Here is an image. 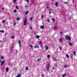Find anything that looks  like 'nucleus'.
Wrapping results in <instances>:
<instances>
[{
  "label": "nucleus",
  "mask_w": 77,
  "mask_h": 77,
  "mask_svg": "<svg viewBox=\"0 0 77 77\" xmlns=\"http://www.w3.org/2000/svg\"><path fill=\"white\" fill-rule=\"evenodd\" d=\"M66 40H69V41H71V37L68 35H66Z\"/></svg>",
  "instance_id": "f257e3e1"
},
{
  "label": "nucleus",
  "mask_w": 77,
  "mask_h": 77,
  "mask_svg": "<svg viewBox=\"0 0 77 77\" xmlns=\"http://www.w3.org/2000/svg\"><path fill=\"white\" fill-rule=\"evenodd\" d=\"M23 25L24 26H26L27 22V19H25V20L23 21Z\"/></svg>",
  "instance_id": "f03ea898"
},
{
  "label": "nucleus",
  "mask_w": 77,
  "mask_h": 77,
  "mask_svg": "<svg viewBox=\"0 0 77 77\" xmlns=\"http://www.w3.org/2000/svg\"><path fill=\"white\" fill-rule=\"evenodd\" d=\"M18 42L19 45V47L20 48H21V41L20 40H19Z\"/></svg>",
  "instance_id": "7ed1b4c3"
},
{
  "label": "nucleus",
  "mask_w": 77,
  "mask_h": 77,
  "mask_svg": "<svg viewBox=\"0 0 77 77\" xmlns=\"http://www.w3.org/2000/svg\"><path fill=\"white\" fill-rule=\"evenodd\" d=\"M5 63V61H2L1 63V64L0 65H1V66H2V65H3V64H4V63Z\"/></svg>",
  "instance_id": "20e7f679"
},
{
  "label": "nucleus",
  "mask_w": 77,
  "mask_h": 77,
  "mask_svg": "<svg viewBox=\"0 0 77 77\" xmlns=\"http://www.w3.org/2000/svg\"><path fill=\"white\" fill-rule=\"evenodd\" d=\"M48 49V45H46L45 47V50H47Z\"/></svg>",
  "instance_id": "39448f33"
},
{
  "label": "nucleus",
  "mask_w": 77,
  "mask_h": 77,
  "mask_svg": "<svg viewBox=\"0 0 77 77\" xmlns=\"http://www.w3.org/2000/svg\"><path fill=\"white\" fill-rule=\"evenodd\" d=\"M69 20H71L72 18V16H70L69 17Z\"/></svg>",
  "instance_id": "423d86ee"
},
{
  "label": "nucleus",
  "mask_w": 77,
  "mask_h": 77,
  "mask_svg": "<svg viewBox=\"0 0 77 77\" xmlns=\"http://www.w3.org/2000/svg\"><path fill=\"white\" fill-rule=\"evenodd\" d=\"M19 20H20V18L19 17H17L16 18L17 21H19Z\"/></svg>",
  "instance_id": "0eeeda50"
},
{
  "label": "nucleus",
  "mask_w": 77,
  "mask_h": 77,
  "mask_svg": "<svg viewBox=\"0 0 77 77\" xmlns=\"http://www.w3.org/2000/svg\"><path fill=\"white\" fill-rule=\"evenodd\" d=\"M58 2H56L55 3V6H56L57 7L58 6Z\"/></svg>",
  "instance_id": "6e6552de"
},
{
  "label": "nucleus",
  "mask_w": 77,
  "mask_h": 77,
  "mask_svg": "<svg viewBox=\"0 0 77 77\" xmlns=\"http://www.w3.org/2000/svg\"><path fill=\"white\" fill-rule=\"evenodd\" d=\"M25 15H27V14H28V13H29V11H27L25 12Z\"/></svg>",
  "instance_id": "1a4fd4ad"
},
{
  "label": "nucleus",
  "mask_w": 77,
  "mask_h": 77,
  "mask_svg": "<svg viewBox=\"0 0 77 77\" xmlns=\"http://www.w3.org/2000/svg\"><path fill=\"white\" fill-rule=\"evenodd\" d=\"M40 28H41V29H44V26H40Z\"/></svg>",
  "instance_id": "9d476101"
},
{
  "label": "nucleus",
  "mask_w": 77,
  "mask_h": 77,
  "mask_svg": "<svg viewBox=\"0 0 77 77\" xmlns=\"http://www.w3.org/2000/svg\"><path fill=\"white\" fill-rule=\"evenodd\" d=\"M21 77V75L20 74H18L15 77Z\"/></svg>",
  "instance_id": "9b49d317"
},
{
  "label": "nucleus",
  "mask_w": 77,
  "mask_h": 77,
  "mask_svg": "<svg viewBox=\"0 0 77 77\" xmlns=\"http://www.w3.org/2000/svg\"><path fill=\"white\" fill-rule=\"evenodd\" d=\"M6 71L7 72H8V71H9V68L7 67L6 68Z\"/></svg>",
  "instance_id": "f8f14e48"
},
{
  "label": "nucleus",
  "mask_w": 77,
  "mask_h": 77,
  "mask_svg": "<svg viewBox=\"0 0 77 77\" xmlns=\"http://www.w3.org/2000/svg\"><path fill=\"white\" fill-rule=\"evenodd\" d=\"M49 67H50V66L48 65L47 67V69H48V71H49V69H50V68H49Z\"/></svg>",
  "instance_id": "ddd939ff"
},
{
  "label": "nucleus",
  "mask_w": 77,
  "mask_h": 77,
  "mask_svg": "<svg viewBox=\"0 0 77 77\" xmlns=\"http://www.w3.org/2000/svg\"><path fill=\"white\" fill-rule=\"evenodd\" d=\"M13 1V3H15L17 2V1L16 0H12Z\"/></svg>",
  "instance_id": "4468645a"
},
{
  "label": "nucleus",
  "mask_w": 77,
  "mask_h": 77,
  "mask_svg": "<svg viewBox=\"0 0 77 77\" xmlns=\"http://www.w3.org/2000/svg\"><path fill=\"white\" fill-rule=\"evenodd\" d=\"M39 37H40V36L38 35H37L36 36V38H39Z\"/></svg>",
  "instance_id": "2eb2a0df"
},
{
  "label": "nucleus",
  "mask_w": 77,
  "mask_h": 77,
  "mask_svg": "<svg viewBox=\"0 0 77 77\" xmlns=\"http://www.w3.org/2000/svg\"><path fill=\"white\" fill-rule=\"evenodd\" d=\"M0 32H1L2 33H4L5 32V31L4 30H0Z\"/></svg>",
  "instance_id": "dca6fc26"
},
{
  "label": "nucleus",
  "mask_w": 77,
  "mask_h": 77,
  "mask_svg": "<svg viewBox=\"0 0 77 77\" xmlns=\"http://www.w3.org/2000/svg\"><path fill=\"white\" fill-rule=\"evenodd\" d=\"M32 20H33V17H31L29 19V21H32Z\"/></svg>",
  "instance_id": "f3484780"
},
{
  "label": "nucleus",
  "mask_w": 77,
  "mask_h": 77,
  "mask_svg": "<svg viewBox=\"0 0 77 77\" xmlns=\"http://www.w3.org/2000/svg\"><path fill=\"white\" fill-rule=\"evenodd\" d=\"M66 57L67 58H69V55L67 54H66Z\"/></svg>",
  "instance_id": "a211bd4d"
},
{
  "label": "nucleus",
  "mask_w": 77,
  "mask_h": 77,
  "mask_svg": "<svg viewBox=\"0 0 77 77\" xmlns=\"http://www.w3.org/2000/svg\"><path fill=\"white\" fill-rule=\"evenodd\" d=\"M34 48H39V46H38L36 45V46H35Z\"/></svg>",
  "instance_id": "6ab92c4d"
},
{
  "label": "nucleus",
  "mask_w": 77,
  "mask_h": 77,
  "mask_svg": "<svg viewBox=\"0 0 77 77\" xmlns=\"http://www.w3.org/2000/svg\"><path fill=\"white\" fill-rule=\"evenodd\" d=\"M50 57V55H47V58L48 59H49Z\"/></svg>",
  "instance_id": "aec40b11"
},
{
  "label": "nucleus",
  "mask_w": 77,
  "mask_h": 77,
  "mask_svg": "<svg viewBox=\"0 0 77 77\" xmlns=\"http://www.w3.org/2000/svg\"><path fill=\"white\" fill-rule=\"evenodd\" d=\"M69 45L70 46H72V45L70 42H69Z\"/></svg>",
  "instance_id": "412c9836"
},
{
  "label": "nucleus",
  "mask_w": 77,
  "mask_h": 77,
  "mask_svg": "<svg viewBox=\"0 0 77 77\" xmlns=\"http://www.w3.org/2000/svg\"><path fill=\"white\" fill-rule=\"evenodd\" d=\"M3 56H1V59L3 60V59H4Z\"/></svg>",
  "instance_id": "4be33fe9"
},
{
  "label": "nucleus",
  "mask_w": 77,
  "mask_h": 77,
  "mask_svg": "<svg viewBox=\"0 0 77 77\" xmlns=\"http://www.w3.org/2000/svg\"><path fill=\"white\" fill-rule=\"evenodd\" d=\"M52 20L53 22H55V20H54V18H52Z\"/></svg>",
  "instance_id": "5701e85b"
},
{
  "label": "nucleus",
  "mask_w": 77,
  "mask_h": 77,
  "mask_svg": "<svg viewBox=\"0 0 77 77\" xmlns=\"http://www.w3.org/2000/svg\"><path fill=\"white\" fill-rule=\"evenodd\" d=\"M53 59H54V60H55L56 61L57 60V59H56V58H54V57H53Z\"/></svg>",
  "instance_id": "b1692460"
},
{
  "label": "nucleus",
  "mask_w": 77,
  "mask_h": 77,
  "mask_svg": "<svg viewBox=\"0 0 77 77\" xmlns=\"http://www.w3.org/2000/svg\"><path fill=\"white\" fill-rule=\"evenodd\" d=\"M53 28L54 30H56V27L54 26Z\"/></svg>",
  "instance_id": "393cba45"
},
{
  "label": "nucleus",
  "mask_w": 77,
  "mask_h": 77,
  "mask_svg": "<svg viewBox=\"0 0 77 77\" xmlns=\"http://www.w3.org/2000/svg\"><path fill=\"white\" fill-rule=\"evenodd\" d=\"M66 75V74H63L62 75V77H65V76Z\"/></svg>",
  "instance_id": "a878e982"
},
{
  "label": "nucleus",
  "mask_w": 77,
  "mask_h": 77,
  "mask_svg": "<svg viewBox=\"0 0 77 77\" xmlns=\"http://www.w3.org/2000/svg\"><path fill=\"white\" fill-rule=\"evenodd\" d=\"M51 11H49V14H51Z\"/></svg>",
  "instance_id": "bb28decb"
},
{
  "label": "nucleus",
  "mask_w": 77,
  "mask_h": 77,
  "mask_svg": "<svg viewBox=\"0 0 77 77\" xmlns=\"http://www.w3.org/2000/svg\"><path fill=\"white\" fill-rule=\"evenodd\" d=\"M16 9H18V6H16Z\"/></svg>",
  "instance_id": "cd10ccee"
},
{
  "label": "nucleus",
  "mask_w": 77,
  "mask_h": 77,
  "mask_svg": "<svg viewBox=\"0 0 77 77\" xmlns=\"http://www.w3.org/2000/svg\"><path fill=\"white\" fill-rule=\"evenodd\" d=\"M26 71H27L28 70V67H26Z\"/></svg>",
  "instance_id": "c85d7f7f"
},
{
  "label": "nucleus",
  "mask_w": 77,
  "mask_h": 77,
  "mask_svg": "<svg viewBox=\"0 0 77 77\" xmlns=\"http://www.w3.org/2000/svg\"><path fill=\"white\" fill-rule=\"evenodd\" d=\"M73 54L75 56V52H73Z\"/></svg>",
  "instance_id": "c756f323"
},
{
  "label": "nucleus",
  "mask_w": 77,
  "mask_h": 77,
  "mask_svg": "<svg viewBox=\"0 0 77 77\" xmlns=\"http://www.w3.org/2000/svg\"><path fill=\"white\" fill-rule=\"evenodd\" d=\"M41 60V59H38L37 60V62H38L39 61V60Z\"/></svg>",
  "instance_id": "7c9ffc66"
},
{
  "label": "nucleus",
  "mask_w": 77,
  "mask_h": 77,
  "mask_svg": "<svg viewBox=\"0 0 77 77\" xmlns=\"http://www.w3.org/2000/svg\"><path fill=\"white\" fill-rule=\"evenodd\" d=\"M67 67V65H64V68H66Z\"/></svg>",
  "instance_id": "2f4dec72"
},
{
  "label": "nucleus",
  "mask_w": 77,
  "mask_h": 77,
  "mask_svg": "<svg viewBox=\"0 0 77 77\" xmlns=\"http://www.w3.org/2000/svg\"><path fill=\"white\" fill-rule=\"evenodd\" d=\"M26 2L27 3H29V0H26Z\"/></svg>",
  "instance_id": "473e14b6"
},
{
  "label": "nucleus",
  "mask_w": 77,
  "mask_h": 77,
  "mask_svg": "<svg viewBox=\"0 0 77 77\" xmlns=\"http://www.w3.org/2000/svg\"><path fill=\"white\" fill-rule=\"evenodd\" d=\"M64 4H65L66 5H67V4H68V3H67V2H64Z\"/></svg>",
  "instance_id": "72a5a7b5"
},
{
  "label": "nucleus",
  "mask_w": 77,
  "mask_h": 77,
  "mask_svg": "<svg viewBox=\"0 0 77 77\" xmlns=\"http://www.w3.org/2000/svg\"><path fill=\"white\" fill-rule=\"evenodd\" d=\"M14 12H17V10H14Z\"/></svg>",
  "instance_id": "f704fd0d"
},
{
  "label": "nucleus",
  "mask_w": 77,
  "mask_h": 77,
  "mask_svg": "<svg viewBox=\"0 0 77 77\" xmlns=\"http://www.w3.org/2000/svg\"><path fill=\"white\" fill-rule=\"evenodd\" d=\"M48 22H50V20H49V19H48Z\"/></svg>",
  "instance_id": "c9c22d12"
},
{
  "label": "nucleus",
  "mask_w": 77,
  "mask_h": 77,
  "mask_svg": "<svg viewBox=\"0 0 77 77\" xmlns=\"http://www.w3.org/2000/svg\"><path fill=\"white\" fill-rule=\"evenodd\" d=\"M62 38H60V42H61V41H62Z\"/></svg>",
  "instance_id": "e433bc0d"
},
{
  "label": "nucleus",
  "mask_w": 77,
  "mask_h": 77,
  "mask_svg": "<svg viewBox=\"0 0 77 77\" xmlns=\"http://www.w3.org/2000/svg\"><path fill=\"white\" fill-rule=\"evenodd\" d=\"M59 49H60V50H61V51L62 50V48H61V47H59Z\"/></svg>",
  "instance_id": "4c0bfd02"
},
{
  "label": "nucleus",
  "mask_w": 77,
  "mask_h": 77,
  "mask_svg": "<svg viewBox=\"0 0 77 77\" xmlns=\"http://www.w3.org/2000/svg\"><path fill=\"white\" fill-rule=\"evenodd\" d=\"M41 75L42 77H44V75L43 74H42Z\"/></svg>",
  "instance_id": "58836bf2"
},
{
  "label": "nucleus",
  "mask_w": 77,
  "mask_h": 77,
  "mask_svg": "<svg viewBox=\"0 0 77 77\" xmlns=\"http://www.w3.org/2000/svg\"><path fill=\"white\" fill-rule=\"evenodd\" d=\"M60 33L61 34V36H62L63 32H60Z\"/></svg>",
  "instance_id": "ea45409f"
},
{
  "label": "nucleus",
  "mask_w": 77,
  "mask_h": 77,
  "mask_svg": "<svg viewBox=\"0 0 77 77\" xmlns=\"http://www.w3.org/2000/svg\"><path fill=\"white\" fill-rule=\"evenodd\" d=\"M11 38H12V39H14V36H13L11 37Z\"/></svg>",
  "instance_id": "a19ab883"
},
{
  "label": "nucleus",
  "mask_w": 77,
  "mask_h": 77,
  "mask_svg": "<svg viewBox=\"0 0 77 77\" xmlns=\"http://www.w3.org/2000/svg\"><path fill=\"white\" fill-rule=\"evenodd\" d=\"M30 29H32V26H30Z\"/></svg>",
  "instance_id": "79ce46f5"
},
{
  "label": "nucleus",
  "mask_w": 77,
  "mask_h": 77,
  "mask_svg": "<svg viewBox=\"0 0 77 77\" xmlns=\"http://www.w3.org/2000/svg\"><path fill=\"white\" fill-rule=\"evenodd\" d=\"M5 20H3L2 21V23H5Z\"/></svg>",
  "instance_id": "37998d69"
},
{
  "label": "nucleus",
  "mask_w": 77,
  "mask_h": 77,
  "mask_svg": "<svg viewBox=\"0 0 77 77\" xmlns=\"http://www.w3.org/2000/svg\"><path fill=\"white\" fill-rule=\"evenodd\" d=\"M54 65L55 66H57V64H55Z\"/></svg>",
  "instance_id": "c03bdc74"
},
{
  "label": "nucleus",
  "mask_w": 77,
  "mask_h": 77,
  "mask_svg": "<svg viewBox=\"0 0 77 77\" xmlns=\"http://www.w3.org/2000/svg\"><path fill=\"white\" fill-rule=\"evenodd\" d=\"M30 47L31 48H32V47H33V46H32V45H30Z\"/></svg>",
  "instance_id": "a18cd8bd"
},
{
  "label": "nucleus",
  "mask_w": 77,
  "mask_h": 77,
  "mask_svg": "<svg viewBox=\"0 0 77 77\" xmlns=\"http://www.w3.org/2000/svg\"><path fill=\"white\" fill-rule=\"evenodd\" d=\"M61 39H63V37H62L61 38Z\"/></svg>",
  "instance_id": "49530a36"
},
{
  "label": "nucleus",
  "mask_w": 77,
  "mask_h": 77,
  "mask_svg": "<svg viewBox=\"0 0 77 77\" xmlns=\"http://www.w3.org/2000/svg\"><path fill=\"white\" fill-rule=\"evenodd\" d=\"M34 35H36V32H34Z\"/></svg>",
  "instance_id": "de8ad7c7"
},
{
  "label": "nucleus",
  "mask_w": 77,
  "mask_h": 77,
  "mask_svg": "<svg viewBox=\"0 0 77 77\" xmlns=\"http://www.w3.org/2000/svg\"><path fill=\"white\" fill-rule=\"evenodd\" d=\"M41 17H42V18H43V17H44V16L43 15H42Z\"/></svg>",
  "instance_id": "09e8293b"
},
{
  "label": "nucleus",
  "mask_w": 77,
  "mask_h": 77,
  "mask_svg": "<svg viewBox=\"0 0 77 77\" xmlns=\"http://www.w3.org/2000/svg\"><path fill=\"white\" fill-rule=\"evenodd\" d=\"M42 43V42H39V44H41Z\"/></svg>",
  "instance_id": "8fccbe9b"
},
{
  "label": "nucleus",
  "mask_w": 77,
  "mask_h": 77,
  "mask_svg": "<svg viewBox=\"0 0 77 77\" xmlns=\"http://www.w3.org/2000/svg\"><path fill=\"white\" fill-rule=\"evenodd\" d=\"M32 2L33 3H34V0H32Z\"/></svg>",
  "instance_id": "3c124183"
},
{
  "label": "nucleus",
  "mask_w": 77,
  "mask_h": 77,
  "mask_svg": "<svg viewBox=\"0 0 77 77\" xmlns=\"http://www.w3.org/2000/svg\"><path fill=\"white\" fill-rule=\"evenodd\" d=\"M2 10H4V8H2Z\"/></svg>",
  "instance_id": "603ef678"
},
{
  "label": "nucleus",
  "mask_w": 77,
  "mask_h": 77,
  "mask_svg": "<svg viewBox=\"0 0 77 77\" xmlns=\"http://www.w3.org/2000/svg\"><path fill=\"white\" fill-rule=\"evenodd\" d=\"M72 1L73 2V3H74V0H72Z\"/></svg>",
  "instance_id": "864d4df0"
},
{
  "label": "nucleus",
  "mask_w": 77,
  "mask_h": 77,
  "mask_svg": "<svg viewBox=\"0 0 77 77\" xmlns=\"http://www.w3.org/2000/svg\"><path fill=\"white\" fill-rule=\"evenodd\" d=\"M25 8H27V5H26L25 6Z\"/></svg>",
  "instance_id": "5fc2aeb1"
},
{
  "label": "nucleus",
  "mask_w": 77,
  "mask_h": 77,
  "mask_svg": "<svg viewBox=\"0 0 77 77\" xmlns=\"http://www.w3.org/2000/svg\"><path fill=\"white\" fill-rule=\"evenodd\" d=\"M47 9H48V8H49V7H48V6H47Z\"/></svg>",
  "instance_id": "6e6d98bb"
},
{
  "label": "nucleus",
  "mask_w": 77,
  "mask_h": 77,
  "mask_svg": "<svg viewBox=\"0 0 77 77\" xmlns=\"http://www.w3.org/2000/svg\"><path fill=\"white\" fill-rule=\"evenodd\" d=\"M2 60H0V62H2Z\"/></svg>",
  "instance_id": "4d7b16f0"
},
{
  "label": "nucleus",
  "mask_w": 77,
  "mask_h": 77,
  "mask_svg": "<svg viewBox=\"0 0 77 77\" xmlns=\"http://www.w3.org/2000/svg\"><path fill=\"white\" fill-rule=\"evenodd\" d=\"M14 25H15V26L16 25V24L15 23H14Z\"/></svg>",
  "instance_id": "13d9d810"
},
{
  "label": "nucleus",
  "mask_w": 77,
  "mask_h": 77,
  "mask_svg": "<svg viewBox=\"0 0 77 77\" xmlns=\"http://www.w3.org/2000/svg\"><path fill=\"white\" fill-rule=\"evenodd\" d=\"M55 68L54 67V68L52 69H54Z\"/></svg>",
  "instance_id": "bf43d9fd"
},
{
  "label": "nucleus",
  "mask_w": 77,
  "mask_h": 77,
  "mask_svg": "<svg viewBox=\"0 0 77 77\" xmlns=\"http://www.w3.org/2000/svg\"><path fill=\"white\" fill-rule=\"evenodd\" d=\"M52 2H54V0H52Z\"/></svg>",
  "instance_id": "052dcab7"
},
{
  "label": "nucleus",
  "mask_w": 77,
  "mask_h": 77,
  "mask_svg": "<svg viewBox=\"0 0 77 77\" xmlns=\"http://www.w3.org/2000/svg\"><path fill=\"white\" fill-rule=\"evenodd\" d=\"M48 10H49V11H51V9H49Z\"/></svg>",
  "instance_id": "680f3d73"
},
{
  "label": "nucleus",
  "mask_w": 77,
  "mask_h": 77,
  "mask_svg": "<svg viewBox=\"0 0 77 77\" xmlns=\"http://www.w3.org/2000/svg\"><path fill=\"white\" fill-rule=\"evenodd\" d=\"M15 51L16 52V53H17V50H16Z\"/></svg>",
  "instance_id": "e2e57ef3"
},
{
  "label": "nucleus",
  "mask_w": 77,
  "mask_h": 77,
  "mask_svg": "<svg viewBox=\"0 0 77 77\" xmlns=\"http://www.w3.org/2000/svg\"><path fill=\"white\" fill-rule=\"evenodd\" d=\"M6 35H6V34H5V36H6Z\"/></svg>",
  "instance_id": "0e129e2a"
},
{
  "label": "nucleus",
  "mask_w": 77,
  "mask_h": 77,
  "mask_svg": "<svg viewBox=\"0 0 77 77\" xmlns=\"http://www.w3.org/2000/svg\"><path fill=\"white\" fill-rule=\"evenodd\" d=\"M14 69H15V68H14Z\"/></svg>",
  "instance_id": "69168bd1"
},
{
  "label": "nucleus",
  "mask_w": 77,
  "mask_h": 77,
  "mask_svg": "<svg viewBox=\"0 0 77 77\" xmlns=\"http://www.w3.org/2000/svg\"><path fill=\"white\" fill-rule=\"evenodd\" d=\"M0 12H1V11H0Z\"/></svg>",
  "instance_id": "338daca9"
}]
</instances>
